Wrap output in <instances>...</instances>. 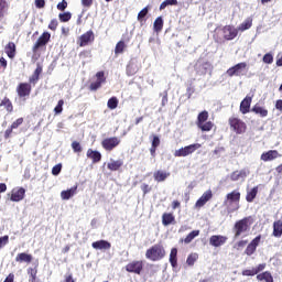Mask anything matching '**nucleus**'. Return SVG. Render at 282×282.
I'll list each match as a JSON object with an SVG mask.
<instances>
[{
    "instance_id": "1",
    "label": "nucleus",
    "mask_w": 282,
    "mask_h": 282,
    "mask_svg": "<svg viewBox=\"0 0 282 282\" xmlns=\"http://www.w3.org/2000/svg\"><path fill=\"white\" fill-rule=\"evenodd\" d=\"M239 35L237 28L232 24H227L223 28H216L213 39L215 43H226V41H235V37Z\"/></svg>"
},
{
    "instance_id": "2",
    "label": "nucleus",
    "mask_w": 282,
    "mask_h": 282,
    "mask_svg": "<svg viewBox=\"0 0 282 282\" xmlns=\"http://www.w3.org/2000/svg\"><path fill=\"white\" fill-rule=\"evenodd\" d=\"M239 202H241V192L234 189L228 193L224 200V206L227 207V213H237V210L241 208Z\"/></svg>"
},
{
    "instance_id": "3",
    "label": "nucleus",
    "mask_w": 282,
    "mask_h": 282,
    "mask_svg": "<svg viewBox=\"0 0 282 282\" xmlns=\"http://www.w3.org/2000/svg\"><path fill=\"white\" fill-rule=\"evenodd\" d=\"M166 257V249L162 242L155 243L145 251V258L149 261H162Z\"/></svg>"
},
{
    "instance_id": "4",
    "label": "nucleus",
    "mask_w": 282,
    "mask_h": 282,
    "mask_svg": "<svg viewBox=\"0 0 282 282\" xmlns=\"http://www.w3.org/2000/svg\"><path fill=\"white\" fill-rule=\"evenodd\" d=\"M252 216L245 217L238 221L235 223L234 225V237L235 239H239L240 236L243 235V232H248L250 230V226L253 224Z\"/></svg>"
},
{
    "instance_id": "5",
    "label": "nucleus",
    "mask_w": 282,
    "mask_h": 282,
    "mask_svg": "<svg viewBox=\"0 0 282 282\" xmlns=\"http://www.w3.org/2000/svg\"><path fill=\"white\" fill-rule=\"evenodd\" d=\"M228 124L230 130L237 135H243V133L248 131V124H246L243 120L239 119V117H230L228 119Z\"/></svg>"
},
{
    "instance_id": "6",
    "label": "nucleus",
    "mask_w": 282,
    "mask_h": 282,
    "mask_svg": "<svg viewBox=\"0 0 282 282\" xmlns=\"http://www.w3.org/2000/svg\"><path fill=\"white\" fill-rule=\"evenodd\" d=\"M196 127L200 129L203 132L213 131L215 123L213 121H208V111L203 110L197 116Z\"/></svg>"
},
{
    "instance_id": "7",
    "label": "nucleus",
    "mask_w": 282,
    "mask_h": 282,
    "mask_svg": "<svg viewBox=\"0 0 282 282\" xmlns=\"http://www.w3.org/2000/svg\"><path fill=\"white\" fill-rule=\"evenodd\" d=\"M197 149H202V144L193 143L181 148L174 152V158H186L188 155H193L197 151Z\"/></svg>"
},
{
    "instance_id": "8",
    "label": "nucleus",
    "mask_w": 282,
    "mask_h": 282,
    "mask_svg": "<svg viewBox=\"0 0 282 282\" xmlns=\"http://www.w3.org/2000/svg\"><path fill=\"white\" fill-rule=\"evenodd\" d=\"M96 82L90 83L88 86L89 91H98L102 87L104 83H107V77H105V70H99L95 75Z\"/></svg>"
},
{
    "instance_id": "9",
    "label": "nucleus",
    "mask_w": 282,
    "mask_h": 282,
    "mask_svg": "<svg viewBox=\"0 0 282 282\" xmlns=\"http://www.w3.org/2000/svg\"><path fill=\"white\" fill-rule=\"evenodd\" d=\"M126 271L131 274H142V270H144V261L142 260H133L129 262L126 267Z\"/></svg>"
},
{
    "instance_id": "10",
    "label": "nucleus",
    "mask_w": 282,
    "mask_h": 282,
    "mask_svg": "<svg viewBox=\"0 0 282 282\" xmlns=\"http://www.w3.org/2000/svg\"><path fill=\"white\" fill-rule=\"evenodd\" d=\"M101 147L105 151L111 152L120 147V139L118 137L106 138L101 141Z\"/></svg>"
},
{
    "instance_id": "11",
    "label": "nucleus",
    "mask_w": 282,
    "mask_h": 282,
    "mask_svg": "<svg viewBox=\"0 0 282 282\" xmlns=\"http://www.w3.org/2000/svg\"><path fill=\"white\" fill-rule=\"evenodd\" d=\"M50 39H52V34H50V32H43L41 36L37 39V41L35 42V44L33 45L32 52L36 54V52H39L41 47H45V45L50 43Z\"/></svg>"
},
{
    "instance_id": "12",
    "label": "nucleus",
    "mask_w": 282,
    "mask_h": 282,
    "mask_svg": "<svg viewBox=\"0 0 282 282\" xmlns=\"http://www.w3.org/2000/svg\"><path fill=\"white\" fill-rule=\"evenodd\" d=\"M247 67H248V64L246 62H241L228 68L226 74L230 78H232V76H242L243 75L242 72Z\"/></svg>"
},
{
    "instance_id": "13",
    "label": "nucleus",
    "mask_w": 282,
    "mask_h": 282,
    "mask_svg": "<svg viewBox=\"0 0 282 282\" xmlns=\"http://www.w3.org/2000/svg\"><path fill=\"white\" fill-rule=\"evenodd\" d=\"M17 94L19 98H28L32 94V85L28 82L20 83L17 86Z\"/></svg>"
},
{
    "instance_id": "14",
    "label": "nucleus",
    "mask_w": 282,
    "mask_h": 282,
    "mask_svg": "<svg viewBox=\"0 0 282 282\" xmlns=\"http://www.w3.org/2000/svg\"><path fill=\"white\" fill-rule=\"evenodd\" d=\"M194 69L198 76H206L213 69V64L210 62H198L195 64Z\"/></svg>"
},
{
    "instance_id": "15",
    "label": "nucleus",
    "mask_w": 282,
    "mask_h": 282,
    "mask_svg": "<svg viewBox=\"0 0 282 282\" xmlns=\"http://www.w3.org/2000/svg\"><path fill=\"white\" fill-rule=\"evenodd\" d=\"M94 31L89 30L79 36L77 44L79 45V47H87L89 43H94Z\"/></svg>"
},
{
    "instance_id": "16",
    "label": "nucleus",
    "mask_w": 282,
    "mask_h": 282,
    "mask_svg": "<svg viewBox=\"0 0 282 282\" xmlns=\"http://www.w3.org/2000/svg\"><path fill=\"white\" fill-rule=\"evenodd\" d=\"M268 264L260 263L257 267H252L251 269H245L242 270L241 274L242 276H257L260 272H263L265 270Z\"/></svg>"
},
{
    "instance_id": "17",
    "label": "nucleus",
    "mask_w": 282,
    "mask_h": 282,
    "mask_svg": "<svg viewBox=\"0 0 282 282\" xmlns=\"http://www.w3.org/2000/svg\"><path fill=\"white\" fill-rule=\"evenodd\" d=\"M212 199H213V191L207 189L195 203V208H198V209L204 208V206H206V204H208V202H210Z\"/></svg>"
},
{
    "instance_id": "18",
    "label": "nucleus",
    "mask_w": 282,
    "mask_h": 282,
    "mask_svg": "<svg viewBox=\"0 0 282 282\" xmlns=\"http://www.w3.org/2000/svg\"><path fill=\"white\" fill-rule=\"evenodd\" d=\"M261 243V235L257 236L246 248L245 253L248 257H252L253 252H257V248Z\"/></svg>"
},
{
    "instance_id": "19",
    "label": "nucleus",
    "mask_w": 282,
    "mask_h": 282,
    "mask_svg": "<svg viewBox=\"0 0 282 282\" xmlns=\"http://www.w3.org/2000/svg\"><path fill=\"white\" fill-rule=\"evenodd\" d=\"M226 241H228V237L221 236V235H214L209 238V243L214 248H219V247L224 246L226 243Z\"/></svg>"
},
{
    "instance_id": "20",
    "label": "nucleus",
    "mask_w": 282,
    "mask_h": 282,
    "mask_svg": "<svg viewBox=\"0 0 282 282\" xmlns=\"http://www.w3.org/2000/svg\"><path fill=\"white\" fill-rule=\"evenodd\" d=\"M41 74H43V66H41V64H37L33 74L29 77V85H33L34 87L36 83L41 80Z\"/></svg>"
},
{
    "instance_id": "21",
    "label": "nucleus",
    "mask_w": 282,
    "mask_h": 282,
    "mask_svg": "<svg viewBox=\"0 0 282 282\" xmlns=\"http://www.w3.org/2000/svg\"><path fill=\"white\" fill-rule=\"evenodd\" d=\"M11 202H23L25 199V188H14L11 191Z\"/></svg>"
},
{
    "instance_id": "22",
    "label": "nucleus",
    "mask_w": 282,
    "mask_h": 282,
    "mask_svg": "<svg viewBox=\"0 0 282 282\" xmlns=\"http://www.w3.org/2000/svg\"><path fill=\"white\" fill-rule=\"evenodd\" d=\"M276 158H281V154H279V151L269 150L261 154L260 160H262V162H272V160H276Z\"/></svg>"
},
{
    "instance_id": "23",
    "label": "nucleus",
    "mask_w": 282,
    "mask_h": 282,
    "mask_svg": "<svg viewBox=\"0 0 282 282\" xmlns=\"http://www.w3.org/2000/svg\"><path fill=\"white\" fill-rule=\"evenodd\" d=\"M252 105V96H246L245 99L240 102V113L246 116L250 113V106Z\"/></svg>"
},
{
    "instance_id": "24",
    "label": "nucleus",
    "mask_w": 282,
    "mask_h": 282,
    "mask_svg": "<svg viewBox=\"0 0 282 282\" xmlns=\"http://www.w3.org/2000/svg\"><path fill=\"white\" fill-rule=\"evenodd\" d=\"M86 155L89 160H93V164H98L102 160V154L93 149H88Z\"/></svg>"
},
{
    "instance_id": "25",
    "label": "nucleus",
    "mask_w": 282,
    "mask_h": 282,
    "mask_svg": "<svg viewBox=\"0 0 282 282\" xmlns=\"http://www.w3.org/2000/svg\"><path fill=\"white\" fill-rule=\"evenodd\" d=\"M249 172L246 170L234 171L230 174L231 182H239V180H246L248 177Z\"/></svg>"
},
{
    "instance_id": "26",
    "label": "nucleus",
    "mask_w": 282,
    "mask_h": 282,
    "mask_svg": "<svg viewBox=\"0 0 282 282\" xmlns=\"http://www.w3.org/2000/svg\"><path fill=\"white\" fill-rule=\"evenodd\" d=\"M122 166H124V161L122 160L111 159L110 162L107 164L108 171H112V172L120 171Z\"/></svg>"
},
{
    "instance_id": "27",
    "label": "nucleus",
    "mask_w": 282,
    "mask_h": 282,
    "mask_svg": "<svg viewBox=\"0 0 282 282\" xmlns=\"http://www.w3.org/2000/svg\"><path fill=\"white\" fill-rule=\"evenodd\" d=\"M169 177H171V173L170 172H165L162 170H158L153 173V178L160 183V182H166V180H169Z\"/></svg>"
},
{
    "instance_id": "28",
    "label": "nucleus",
    "mask_w": 282,
    "mask_h": 282,
    "mask_svg": "<svg viewBox=\"0 0 282 282\" xmlns=\"http://www.w3.org/2000/svg\"><path fill=\"white\" fill-rule=\"evenodd\" d=\"M94 250H110L111 242L107 240H98L91 243Z\"/></svg>"
},
{
    "instance_id": "29",
    "label": "nucleus",
    "mask_w": 282,
    "mask_h": 282,
    "mask_svg": "<svg viewBox=\"0 0 282 282\" xmlns=\"http://www.w3.org/2000/svg\"><path fill=\"white\" fill-rule=\"evenodd\" d=\"M251 111L256 113V116H260V118H268V109L259 104H256L252 107Z\"/></svg>"
},
{
    "instance_id": "30",
    "label": "nucleus",
    "mask_w": 282,
    "mask_h": 282,
    "mask_svg": "<svg viewBox=\"0 0 282 282\" xmlns=\"http://www.w3.org/2000/svg\"><path fill=\"white\" fill-rule=\"evenodd\" d=\"M257 281L260 282H274V276H272V272L263 271L257 274Z\"/></svg>"
},
{
    "instance_id": "31",
    "label": "nucleus",
    "mask_w": 282,
    "mask_h": 282,
    "mask_svg": "<svg viewBox=\"0 0 282 282\" xmlns=\"http://www.w3.org/2000/svg\"><path fill=\"white\" fill-rule=\"evenodd\" d=\"M32 259H33L32 254L26 252L18 253L15 257L17 263H32Z\"/></svg>"
},
{
    "instance_id": "32",
    "label": "nucleus",
    "mask_w": 282,
    "mask_h": 282,
    "mask_svg": "<svg viewBox=\"0 0 282 282\" xmlns=\"http://www.w3.org/2000/svg\"><path fill=\"white\" fill-rule=\"evenodd\" d=\"M4 52L9 58H14V56H17V44H14V42H9L4 46Z\"/></svg>"
},
{
    "instance_id": "33",
    "label": "nucleus",
    "mask_w": 282,
    "mask_h": 282,
    "mask_svg": "<svg viewBox=\"0 0 282 282\" xmlns=\"http://www.w3.org/2000/svg\"><path fill=\"white\" fill-rule=\"evenodd\" d=\"M257 195H259V186H254L249 192H247L246 202H248L249 204H252V202L257 199Z\"/></svg>"
},
{
    "instance_id": "34",
    "label": "nucleus",
    "mask_w": 282,
    "mask_h": 282,
    "mask_svg": "<svg viewBox=\"0 0 282 282\" xmlns=\"http://www.w3.org/2000/svg\"><path fill=\"white\" fill-rule=\"evenodd\" d=\"M139 70L140 67H138V63L135 62H130L126 68L127 76H135V74H138Z\"/></svg>"
},
{
    "instance_id": "35",
    "label": "nucleus",
    "mask_w": 282,
    "mask_h": 282,
    "mask_svg": "<svg viewBox=\"0 0 282 282\" xmlns=\"http://www.w3.org/2000/svg\"><path fill=\"white\" fill-rule=\"evenodd\" d=\"M76 191H78V186H74L70 189L63 191L61 193L62 199H65V200L72 199V197H74L76 195Z\"/></svg>"
},
{
    "instance_id": "36",
    "label": "nucleus",
    "mask_w": 282,
    "mask_h": 282,
    "mask_svg": "<svg viewBox=\"0 0 282 282\" xmlns=\"http://www.w3.org/2000/svg\"><path fill=\"white\" fill-rule=\"evenodd\" d=\"M252 28V17L247 18L236 30L238 32H246V30H250Z\"/></svg>"
},
{
    "instance_id": "37",
    "label": "nucleus",
    "mask_w": 282,
    "mask_h": 282,
    "mask_svg": "<svg viewBox=\"0 0 282 282\" xmlns=\"http://www.w3.org/2000/svg\"><path fill=\"white\" fill-rule=\"evenodd\" d=\"M0 107H4L6 111H8V113H12V111H14V106L12 105V101L8 97H4L1 100Z\"/></svg>"
},
{
    "instance_id": "38",
    "label": "nucleus",
    "mask_w": 282,
    "mask_h": 282,
    "mask_svg": "<svg viewBox=\"0 0 282 282\" xmlns=\"http://www.w3.org/2000/svg\"><path fill=\"white\" fill-rule=\"evenodd\" d=\"M273 237H281L282 236V220H275L273 223V232H272Z\"/></svg>"
},
{
    "instance_id": "39",
    "label": "nucleus",
    "mask_w": 282,
    "mask_h": 282,
    "mask_svg": "<svg viewBox=\"0 0 282 282\" xmlns=\"http://www.w3.org/2000/svg\"><path fill=\"white\" fill-rule=\"evenodd\" d=\"M175 221V216L171 213H164L162 215V224L163 226H171Z\"/></svg>"
},
{
    "instance_id": "40",
    "label": "nucleus",
    "mask_w": 282,
    "mask_h": 282,
    "mask_svg": "<svg viewBox=\"0 0 282 282\" xmlns=\"http://www.w3.org/2000/svg\"><path fill=\"white\" fill-rule=\"evenodd\" d=\"M149 10H151V7L147 6L138 13L137 20L139 21V23H144V21H147V19L144 18L149 14Z\"/></svg>"
},
{
    "instance_id": "41",
    "label": "nucleus",
    "mask_w": 282,
    "mask_h": 282,
    "mask_svg": "<svg viewBox=\"0 0 282 282\" xmlns=\"http://www.w3.org/2000/svg\"><path fill=\"white\" fill-rule=\"evenodd\" d=\"M170 263L172 268L177 267V248H172L170 251Z\"/></svg>"
},
{
    "instance_id": "42",
    "label": "nucleus",
    "mask_w": 282,
    "mask_h": 282,
    "mask_svg": "<svg viewBox=\"0 0 282 282\" xmlns=\"http://www.w3.org/2000/svg\"><path fill=\"white\" fill-rule=\"evenodd\" d=\"M163 28H164V20L162 19V17L156 18L153 23L154 32H160L161 30H163Z\"/></svg>"
},
{
    "instance_id": "43",
    "label": "nucleus",
    "mask_w": 282,
    "mask_h": 282,
    "mask_svg": "<svg viewBox=\"0 0 282 282\" xmlns=\"http://www.w3.org/2000/svg\"><path fill=\"white\" fill-rule=\"evenodd\" d=\"M197 259H199V254L189 253L186 259V263L189 265V268H193V265H195V263L197 262Z\"/></svg>"
},
{
    "instance_id": "44",
    "label": "nucleus",
    "mask_w": 282,
    "mask_h": 282,
    "mask_svg": "<svg viewBox=\"0 0 282 282\" xmlns=\"http://www.w3.org/2000/svg\"><path fill=\"white\" fill-rule=\"evenodd\" d=\"M126 48H127V44L124 43V41H119V42L116 44V47H115V54H116V56H118V54H122Z\"/></svg>"
},
{
    "instance_id": "45",
    "label": "nucleus",
    "mask_w": 282,
    "mask_h": 282,
    "mask_svg": "<svg viewBox=\"0 0 282 282\" xmlns=\"http://www.w3.org/2000/svg\"><path fill=\"white\" fill-rule=\"evenodd\" d=\"M28 274L30 282H36V274H39V270L36 268H29Z\"/></svg>"
},
{
    "instance_id": "46",
    "label": "nucleus",
    "mask_w": 282,
    "mask_h": 282,
    "mask_svg": "<svg viewBox=\"0 0 282 282\" xmlns=\"http://www.w3.org/2000/svg\"><path fill=\"white\" fill-rule=\"evenodd\" d=\"M195 237H199V230H193L185 237L184 240H181V241H184V243H191V241H193Z\"/></svg>"
},
{
    "instance_id": "47",
    "label": "nucleus",
    "mask_w": 282,
    "mask_h": 282,
    "mask_svg": "<svg viewBox=\"0 0 282 282\" xmlns=\"http://www.w3.org/2000/svg\"><path fill=\"white\" fill-rule=\"evenodd\" d=\"M6 12H8V1L0 0V19L6 17Z\"/></svg>"
},
{
    "instance_id": "48",
    "label": "nucleus",
    "mask_w": 282,
    "mask_h": 282,
    "mask_svg": "<svg viewBox=\"0 0 282 282\" xmlns=\"http://www.w3.org/2000/svg\"><path fill=\"white\" fill-rule=\"evenodd\" d=\"M58 19L61 23H67V21H72V12L67 11L58 14Z\"/></svg>"
},
{
    "instance_id": "49",
    "label": "nucleus",
    "mask_w": 282,
    "mask_h": 282,
    "mask_svg": "<svg viewBox=\"0 0 282 282\" xmlns=\"http://www.w3.org/2000/svg\"><path fill=\"white\" fill-rule=\"evenodd\" d=\"M108 109H118V97H111L107 102Z\"/></svg>"
},
{
    "instance_id": "50",
    "label": "nucleus",
    "mask_w": 282,
    "mask_h": 282,
    "mask_svg": "<svg viewBox=\"0 0 282 282\" xmlns=\"http://www.w3.org/2000/svg\"><path fill=\"white\" fill-rule=\"evenodd\" d=\"M177 0H164L160 7L159 10H165L167 6H177Z\"/></svg>"
},
{
    "instance_id": "51",
    "label": "nucleus",
    "mask_w": 282,
    "mask_h": 282,
    "mask_svg": "<svg viewBox=\"0 0 282 282\" xmlns=\"http://www.w3.org/2000/svg\"><path fill=\"white\" fill-rule=\"evenodd\" d=\"M262 61L267 65H272V63H274V56H272V53H267V54H264Z\"/></svg>"
},
{
    "instance_id": "52",
    "label": "nucleus",
    "mask_w": 282,
    "mask_h": 282,
    "mask_svg": "<svg viewBox=\"0 0 282 282\" xmlns=\"http://www.w3.org/2000/svg\"><path fill=\"white\" fill-rule=\"evenodd\" d=\"M72 149L74 153H82L83 152V147L80 145V142L78 141H73L72 142Z\"/></svg>"
},
{
    "instance_id": "53",
    "label": "nucleus",
    "mask_w": 282,
    "mask_h": 282,
    "mask_svg": "<svg viewBox=\"0 0 282 282\" xmlns=\"http://www.w3.org/2000/svg\"><path fill=\"white\" fill-rule=\"evenodd\" d=\"M63 105H65V100L59 99L58 102H57V105H56V107L54 108V112H55L56 115L63 113Z\"/></svg>"
},
{
    "instance_id": "54",
    "label": "nucleus",
    "mask_w": 282,
    "mask_h": 282,
    "mask_svg": "<svg viewBox=\"0 0 282 282\" xmlns=\"http://www.w3.org/2000/svg\"><path fill=\"white\" fill-rule=\"evenodd\" d=\"M24 119L23 117L18 118L15 121L11 123V129H19L21 124H23Z\"/></svg>"
},
{
    "instance_id": "55",
    "label": "nucleus",
    "mask_w": 282,
    "mask_h": 282,
    "mask_svg": "<svg viewBox=\"0 0 282 282\" xmlns=\"http://www.w3.org/2000/svg\"><path fill=\"white\" fill-rule=\"evenodd\" d=\"M62 170H63V164L58 163L54 165L52 169V175H59Z\"/></svg>"
},
{
    "instance_id": "56",
    "label": "nucleus",
    "mask_w": 282,
    "mask_h": 282,
    "mask_svg": "<svg viewBox=\"0 0 282 282\" xmlns=\"http://www.w3.org/2000/svg\"><path fill=\"white\" fill-rule=\"evenodd\" d=\"M57 28H58V20L56 19L51 20L48 24V30H52V32H56Z\"/></svg>"
},
{
    "instance_id": "57",
    "label": "nucleus",
    "mask_w": 282,
    "mask_h": 282,
    "mask_svg": "<svg viewBox=\"0 0 282 282\" xmlns=\"http://www.w3.org/2000/svg\"><path fill=\"white\" fill-rule=\"evenodd\" d=\"M57 10H59L61 12H65V10H67V0H62L61 2H58Z\"/></svg>"
},
{
    "instance_id": "58",
    "label": "nucleus",
    "mask_w": 282,
    "mask_h": 282,
    "mask_svg": "<svg viewBox=\"0 0 282 282\" xmlns=\"http://www.w3.org/2000/svg\"><path fill=\"white\" fill-rule=\"evenodd\" d=\"M141 191H142L143 195H148V193H151V191H153V188L151 186H149V184L143 183L141 185Z\"/></svg>"
},
{
    "instance_id": "59",
    "label": "nucleus",
    "mask_w": 282,
    "mask_h": 282,
    "mask_svg": "<svg viewBox=\"0 0 282 282\" xmlns=\"http://www.w3.org/2000/svg\"><path fill=\"white\" fill-rule=\"evenodd\" d=\"M10 241L9 236L0 237V249L3 248V246H8V242Z\"/></svg>"
},
{
    "instance_id": "60",
    "label": "nucleus",
    "mask_w": 282,
    "mask_h": 282,
    "mask_svg": "<svg viewBox=\"0 0 282 282\" xmlns=\"http://www.w3.org/2000/svg\"><path fill=\"white\" fill-rule=\"evenodd\" d=\"M246 246H248V240H240L236 243L235 248L241 250V248H246Z\"/></svg>"
},
{
    "instance_id": "61",
    "label": "nucleus",
    "mask_w": 282,
    "mask_h": 282,
    "mask_svg": "<svg viewBox=\"0 0 282 282\" xmlns=\"http://www.w3.org/2000/svg\"><path fill=\"white\" fill-rule=\"evenodd\" d=\"M12 131H14V128H12V126H10V127L4 131V140H8V139L11 138Z\"/></svg>"
},
{
    "instance_id": "62",
    "label": "nucleus",
    "mask_w": 282,
    "mask_h": 282,
    "mask_svg": "<svg viewBox=\"0 0 282 282\" xmlns=\"http://www.w3.org/2000/svg\"><path fill=\"white\" fill-rule=\"evenodd\" d=\"M35 8L39 10L45 8V0H35Z\"/></svg>"
},
{
    "instance_id": "63",
    "label": "nucleus",
    "mask_w": 282,
    "mask_h": 282,
    "mask_svg": "<svg viewBox=\"0 0 282 282\" xmlns=\"http://www.w3.org/2000/svg\"><path fill=\"white\" fill-rule=\"evenodd\" d=\"M151 147H155L156 149H158V147H160V137H158V135L153 137Z\"/></svg>"
},
{
    "instance_id": "64",
    "label": "nucleus",
    "mask_w": 282,
    "mask_h": 282,
    "mask_svg": "<svg viewBox=\"0 0 282 282\" xmlns=\"http://www.w3.org/2000/svg\"><path fill=\"white\" fill-rule=\"evenodd\" d=\"M64 282H76V280H74V275L69 273L65 275Z\"/></svg>"
}]
</instances>
